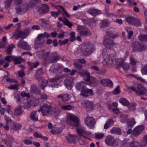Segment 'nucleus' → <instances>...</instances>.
<instances>
[{"label":"nucleus","instance_id":"obj_1","mask_svg":"<svg viewBox=\"0 0 147 147\" xmlns=\"http://www.w3.org/2000/svg\"><path fill=\"white\" fill-rule=\"evenodd\" d=\"M102 55L104 59L103 63L104 65H107L110 67H113L115 65L118 64V59L115 57L116 54L114 51H112L109 55L107 51H103Z\"/></svg>","mask_w":147,"mask_h":147},{"label":"nucleus","instance_id":"obj_2","mask_svg":"<svg viewBox=\"0 0 147 147\" xmlns=\"http://www.w3.org/2000/svg\"><path fill=\"white\" fill-rule=\"evenodd\" d=\"M128 90L131 89L139 95H147V90L145 89L143 85L138 84L137 88L134 86L128 87Z\"/></svg>","mask_w":147,"mask_h":147},{"label":"nucleus","instance_id":"obj_3","mask_svg":"<svg viewBox=\"0 0 147 147\" xmlns=\"http://www.w3.org/2000/svg\"><path fill=\"white\" fill-rule=\"evenodd\" d=\"M93 46L91 44H86L83 45L81 49L82 53L85 56L90 55L93 50Z\"/></svg>","mask_w":147,"mask_h":147},{"label":"nucleus","instance_id":"obj_4","mask_svg":"<svg viewBox=\"0 0 147 147\" xmlns=\"http://www.w3.org/2000/svg\"><path fill=\"white\" fill-rule=\"evenodd\" d=\"M30 32V29H26L24 32L20 30L15 32L13 34V37H14L16 40L21 38V39L23 40L26 38L27 34Z\"/></svg>","mask_w":147,"mask_h":147},{"label":"nucleus","instance_id":"obj_5","mask_svg":"<svg viewBox=\"0 0 147 147\" xmlns=\"http://www.w3.org/2000/svg\"><path fill=\"white\" fill-rule=\"evenodd\" d=\"M76 129L80 137L88 139L89 137L91 136L90 133L86 131L85 128L84 127H77Z\"/></svg>","mask_w":147,"mask_h":147},{"label":"nucleus","instance_id":"obj_6","mask_svg":"<svg viewBox=\"0 0 147 147\" xmlns=\"http://www.w3.org/2000/svg\"><path fill=\"white\" fill-rule=\"evenodd\" d=\"M77 30L82 36H88L91 34L89 30L86 29L83 26L78 25L77 27Z\"/></svg>","mask_w":147,"mask_h":147},{"label":"nucleus","instance_id":"obj_7","mask_svg":"<svg viewBox=\"0 0 147 147\" xmlns=\"http://www.w3.org/2000/svg\"><path fill=\"white\" fill-rule=\"evenodd\" d=\"M132 49V52L139 51L145 50L146 47L145 46L142 45L139 42H135L133 43L131 45Z\"/></svg>","mask_w":147,"mask_h":147},{"label":"nucleus","instance_id":"obj_8","mask_svg":"<svg viewBox=\"0 0 147 147\" xmlns=\"http://www.w3.org/2000/svg\"><path fill=\"white\" fill-rule=\"evenodd\" d=\"M51 108L50 103L47 102L44 104L40 107L41 111L43 116H45L49 114Z\"/></svg>","mask_w":147,"mask_h":147},{"label":"nucleus","instance_id":"obj_9","mask_svg":"<svg viewBox=\"0 0 147 147\" xmlns=\"http://www.w3.org/2000/svg\"><path fill=\"white\" fill-rule=\"evenodd\" d=\"M84 122L88 127L92 128L93 127L95 123V119L92 117L88 116L85 118Z\"/></svg>","mask_w":147,"mask_h":147},{"label":"nucleus","instance_id":"obj_10","mask_svg":"<svg viewBox=\"0 0 147 147\" xmlns=\"http://www.w3.org/2000/svg\"><path fill=\"white\" fill-rule=\"evenodd\" d=\"M18 48L23 49L27 51L30 49V46L27 42L24 41L22 39L20 40L18 42Z\"/></svg>","mask_w":147,"mask_h":147},{"label":"nucleus","instance_id":"obj_11","mask_svg":"<svg viewBox=\"0 0 147 147\" xmlns=\"http://www.w3.org/2000/svg\"><path fill=\"white\" fill-rule=\"evenodd\" d=\"M144 129V126L142 125L136 127L133 130L132 135L135 136H139L142 132Z\"/></svg>","mask_w":147,"mask_h":147},{"label":"nucleus","instance_id":"obj_12","mask_svg":"<svg viewBox=\"0 0 147 147\" xmlns=\"http://www.w3.org/2000/svg\"><path fill=\"white\" fill-rule=\"evenodd\" d=\"M28 9V5L26 3H24L16 8L17 13L21 14L22 13H25L26 12Z\"/></svg>","mask_w":147,"mask_h":147},{"label":"nucleus","instance_id":"obj_13","mask_svg":"<svg viewBox=\"0 0 147 147\" xmlns=\"http://www.w3.org/2000/svg\"><path fill=\"white\" fill-rule=\"evenodd\" d=\"M60 58V56L57 54V53H53L49 57L48 61L50 63H54L57 61Z\"/></svg>","mask_w":147,"mask_h":147},{"label":"nucleus","instance_id":"obj_14","mask_svg":"<svg viewBox=\"0 0 147 147\" xmlns=\"http://www.w3.org/2000/svg\"><path fill=\"white\" fill-rule=\"evenodd\" d=\"M103 44L106 48L108 49H110L115 45L113 40L109 38H105L103 40Z\"/></svg>","mask_w":147,"mask_h":147},{"label":"nucleus","instance_id":"obj_15","mask_svg":"<svg viewBox=\"0 0 147 147\" xmlns=\"http://www.w3.org/2000/svg\"><path fill=\"white\" fill-rule=\"evenodd\" d=\"M80 95L83 97H87L93 95V93L92 89L85 88L84 89L81 90Z\"/></svg>","mask_w":147,"mask_h":147},{"label":"nucleus","instance_id":"obj_16","mask_svg":"<svg viewBox=\"0 0 147 147\" xmlns=\"http://www.w3.org/2000/svg\"><path fill=\"white\" fill-rule=\"evenodd\" d=\"M107 34L111 38H114L119 36V34L113 29H108L106 31Z\"/></svg>","mask_w":147,"mask_h":147},{"label":"nucleus","instance_id":"obj_17","mask_svg":"<svg viewBox=\"0 0 147 147\" xmlns=\"http://www.w3.org/2000/svg\"><path fill=\"white\" fill-rule=\"evenodd\" d=\"M82 105L85 108L87 111H89L92 110L94 107L93 103L90 101H86L82 103Z\"/></svg>","mask_w":147,"mask_h":147},{"label":"nucleus","instance_id":"obj_18","mask_svg":"<svg viewBox=\"0 0 147 147\" xmlns=\"http://www.w3.org/2000/svg\"><path fill=\"white\" fill-rule=\"evenodd\" d=\"M105 142L108 145H113L116 142V140L113 137L109 135L106 137Z\"/></svg>","mask_w":147,"mask_h":147},{"label":"nucleus","instance_id":"obj_19","mask_svg":"<svg viewBox=\"0 0 147 147\" xmlns=\"http://www.w3.org/2000/svg\"><path fill=\"white\" fill-rule=\"evenodd\" d=\"M100 84L104 86H113V83L112 81L109 79H103L101 80Z\"/></svg>","mask_w":147,"mask_h":147},{"label":"nucleus","instance_id":"obj_20","mask_svg":"<svg viewBox=\"0 0 147 147\" xmlns=\"http://www.w3.org/2000/svg\"><path fill=\"white\" fill-rule=\"evenodd\" d=\"M59 109L57 108H53L51 109L49 114L50 115L54 116H58L60 113Z\"/></svg>","mask_w":147,"mask_h":147},{"label":"nucleus","instance_id":"obj_21","mask_svg":"<svg viewBox=\"0 0 147 147\" xmlns=\"http://www.w3.org/2000/svg\"><path fill=\"white\" fill-rule=\"evenodd\" d=\"M88 13L94 16H95L96 15L100 13V11L95 9L94 8H90L87 11Z\"/></svg>","mask_w":147,"mask_h":147},{"label":"nucleus","instance_id":"obj_22","mask_svg":"<svg viewBox=\"0 0 147 147\" xmlns=\"http://www.w3.org/2000/svg\"><path fill=\"white\" fill-rule=\"evenodd\" d=\"M121 66H122L123 70L125 71L127 70L129 68V65L128 64L125 63L124 61H122L119 62L118 63V64H117L116 68L118 69Z\"/></svg>","mask_w":147,"mask_h":147},{"label":"nucleus","instance_id":"obj_23","mask_svg":"<svg viewBox=\"0 0 147 147\" xmlns=\"http://www.w3.org/2000/svg\"><path fill=\"white\" fill-rule=\"evenodd\" d=\"M44 73L43 69L42 68L38 69L36 71V78L37 80H39L42 78V76Z\"/></svg>","mask_w":147,"mask_h":147},{"label":"nucleus","instance_id":"obj_24","mask_svg":"<svg viewBox=\"0 0 147 147\" xmlns=\"http://www.w3.org/2000/svg\"><path fill=\"white\" fill-rule=\"evenodd\" d=\"M76 137L74 135L69 134L66 137V139L70 143H75Z\"/></svg>","mask_w":147,"mask_h":147},{"label":"nucleus","instance_id":"obj_25","mask_svg":"<svg viewBox=\"0 0 147 147\" xmlns=\"http://www.w3.org/2000/svg\"><path fill=\"white\" fill-rule=\"evenodd\" d=\"M9 127L11 129L16 130L20 129L22 127V125L20 124H16L15 122H13L11 123V124L9 126Z\"/></svg>","mask_w":147,"mask_h":147},{"label":"nucleus","instance_id":"obj_26","mask_svg":"<svg viewBox=\"0 0 147 147\" xmlns=\"http://www.w3.org/2000/svg\"><path fill=\"white\" fill-rule=\"evenodd\" d=\"M5 118L6 122V127H5V129L6 130H8L9 129V126L11 124V123H12L13 121H12V120L9 117L7 116H5Z\"/></svg>","mask_w":147,"mask_h":147},{"label":"nucleus","instance_id":"obj_27","mask_svg":"<svg viewBox=\"0 0 147 147\" xmlns=\"http://www.w3.org/2000/svg\"><path fill=\"white\" fill-rule=\"evenodd\" d=\"M22 106L19 105L18 107L15 108L14 114L16 116H19L22 114L23 111L22 110Z\"/></svg>","mask_w":147,"mask_h":147},{"label":"nucleus","instance_id":"obj_28","mask_svg":"<svg viewBox=\"0 0 147 147\" xmlns=\"http://www.w3.org/2000/svg\"><path fill=\"white\" fill-rule=\"evenodd\" d=\"M49 7L47 5L42 4L41 5L40 9L42 13H45L48 12L49 10Z\"/></svg>","mask_w":147,"mask_h":147},{"label":"nucleus","instance_id":"obj_29","mask_svg":"<svg viewBox=\"0 0 147 147\" xmlns=\"http://www.w3.org/2000/svg\"><path fill=\"white\" fill-rule=\"evenodd\" d=\"M89 80L88 81H86L87 82V84L89 85H94L97 82L96 79L93 77H89Z\"/></svg>","mask_w":147,"mask_h":147},{"label":"nucleus","instance_id":"obj_30","mask_svg":"<svg viewBox=\"0 0 147 147\" xmlns=\"http://www.w3.org/2000/svg\"><path fill=\"white\" fill-rule=\"evenodd\" d=\"M28 63L30 67L29 70H32L33 68L36 67L40 64L38 61L34 63L28 62Z\"/></svg>","mask_w":147,"mask_h":147},{"label":"nucleus","instance_id":"obj_31","mask_svg":"<svg viewBox=\"0 0 147 147\" xmlns=\"http://www.w3.org/2000/svg\"><path fill=\"white\" fill-rule=\"evenodd\" d=\"M73 117V115L70 114L67 117L66 121L67 125L69 126H72V121L75 119Z\"/></svg>","mask_w":147,"mask_h":147},{"label":"nucleus","instance_id":"obj_32","mask_svg":"<svg viewBox=\"0 0 147 147\" xmlns=\"http://www.w3.org/2000/svg\"><path fill=\"white\" fill-rule=\"evenodd\" d=\"M57 97L61 98V99L63 102H66L69 100L70 98L69 95L67 94L58 95L57 96Z\"/></svg>","mask_w":147,"mask_h":147},{"label":"nucleus","instance_id":"obj_33","mask_svg":"<svg viewBox=\"0 0 147 147\" xmlns=\"http://www.w3.org/2000/svg\"><path fill=\"white\" fill-rule=\"evenodd\" d=\"M36 111L32 112L30 115V119L34 121H36L38 120V116L36 115Z\"/></svg>","mask_w":147,"mask_h":147},{"label":"nucleus","instance_id":"obj_34","mask_svg":"<svg viewBox=\"0 0 147 147\" xmlns=\"http://www.w3.org/2000/svg\"><path fill=\"white\" fill-rule=\"evenodd\" d=\"M13 61H14V64L16 65L20 64L23 61L24 59L20 57L14 56Z\"/></svg>","mask_w":147,"mask_h":147},{"label":"nucleus","instance_id":"obj_35","mask_svg":"<svg viewBox=\"0 0 147 147\" xmlns=\"http://www.w3.org/2000/svg\"><path fill=\"white\" fill-rule=\"evenodd\" d=\"M111 133L112 134H121V130L119 128L113 127L110 131Z\"/></svg>","mask_w":147,"mask_h":147},{"label":"nucleus","instance_id":"obj_36","mask_svg":"<svg viewBox=\"0 0 147 147\" xmlns=\"http://www.w3.org/2000/svg\"><path fill=\"white\" fill-rule=\"evenodd\" d=\"M114 121L112 119H109L104 126V129H106L111 126V125L114 123Z\"/></svg>","mask_w":147,"mask_h":147},{"label":"nucleus","instance_id":"obj_37","mask_svg":"<svg viewBox=\"0 0 147 147\" xmlns=\"http://www.w3.org/2000/svg\"><path fill=\"white\" fill-rule=\"evenodd\" d=\"M80 73L83 75L84 76H87L86 81H88L89 80V78L90 77L89 73L86 70H84L80 72Z\"/></svg>","mask_w":147,"mask_h":147},{"label":"nucleus","instance_id":"obj_38","mask_svg":"<svg viewBox=\"0 0 147 147\" xmlns=\"http://www.w3.org/2000/svg\"><path fill=\"white\" fill-rule=\"evenodd\" d=\"M127 123L128 127H132L136 123V122L134 118H130L128 119Z\"/></svg>","mask_w":147,"mask_h":147},{"label":"nucleus","instance_id":"obj_39","mask_svg":"<svg viewBox=\"0 0 147 147\" xmlns=\"http://www.w3.org/2000/svg\"><path fill=\"white\" fill-rule=\"evenodd\" d=\"M35 44L34 46V48L35 49H37L38 48L42 47L44 43V41L43 40L41 42H38L37 41H35Z\"/></svg>","mask_w":147,"mask_h":147},{"label":"nucleus","instance_id":"obj_40","mask_svg":"<svg viewBox=\"0 0 147 147\" xmlns=\"http://www.w3.org/2000/svg\"><path fill=\"white\" fill-rule=\"evenodd\" d=\"M139 40L142 42H147V35L140 34L138 36Z\"/></svg>","mask_w":147,"mask_h":147},{"label":"nucleus","instance_id":"obj_41","mask_svg":"<svg viewBox=\"0 0 147 147\" xmlns=\"http://www.w3.org/2000/svg\"><path fill=\"white\" fill-rule=\"evenodd\" d=\"M86 84V82H82L78 83L77 84L76 88L79 90H83L85 88L84 85Z\"/></svg>","mask_w":147,"mask_h":147},{"label":"nucleus","instance_id":"obj_42","mask_svg":"<svg viewBox=\"0 0 147 147\" xmlns=\"http://www.w3.org/2000/svg\"><path fill=\"white\" fill-rule=\"evenodd\" d=\"M31 91L32 93H38L40 92V90H38L36 86L34 85H32L30 88Z\"/></svg>","mask_w":147,"mask_h":147},{"label":"nucleus","instance_id":"obj_43","mask_svg":"<svg viewBox=\"0 0 147 147\" xmlns=\"http://www.w3.org/2000/svg\"><path fill=\"white\" fill-rule=\"evenodd\" d=\"M56 8L57 9H59L61 8L62 10L63 11L64 13L63 14V15L64 16V14L68 18H69L70 17V16L69 15L66 11L65 10L64 7H63V6H57L56 7Z\"/></svg>","mask_w":147,"mask_h":147},{"label":"nucleus","instance_id":"obj_44","mask_svg":"<svg viewBox=\"0 0 147 147\" xmlns=\"http://www.w3.org/2000/svg\"><path fill=\"white\" fill-rule=\"evenodd\" d=\"M119 101L123 105L127 106L129 104V102L125 98H120Z\"/></svg>","mask_w":147,"mask_h":147},{"label":"nucleus","instance_id":"obj_45","mask_svg":"<svg viewBox=\"0 0 147 147\" xmlns=\"http://www.w3.org/2000/svg\"><path fill=\"white\" fill-rule=\"evenodd\" d=\"M61 109L63 110H70L73 108V107L70 105L65 106H61Z\"/></svg>","mask_w":147,"mask_h":147},{"label":"nucleus","instance_id":"obj_46","mask_svg":"<svg viewBox=\"0 0 147 147\" xmlns=\"http://www.w3.org/2000/svg\"><path fill=\"white\" fill-rule=\"evenodd\" d=\"M73 117L75 119V120H72V126H75L77 127L78 126L79 124V121L78 118L76 117L75 116L73 115Z\"/></svg>","mask_w":147,"mask_h":147},{"label":"nucleus","instance_id":"obj_47","mask_svg":"<svg viewBox=\"0 0 147 147\" xmlns=\"http://www.w3.org/2000/svg\"><path fill=\"white\" fill-rule=\"evenodd\" d=\"M140 144L136 141H133L130 142L129 144L130 147H138L140 146Z\"/></svg>","mask_w":147,"mask_h":147},{"label":"nucleus","instance_id":"obj_48","mask_svg":"<svg viewBox=\"0 0 147 147\" xmlns=\"http://www.w3.org/2000/svg\"><path fill=\"white\" fill-rule=\"evenodd\" d=\"M65 21L63 23V24L68 26L69 28H70L73 25V24L68 20L65 18H64Z\"/></svg>","mask_w":147,"mask_h":147},{"label":"nucleus","instance_id":"obj_49","mask_svg":"<svg viewBox=\"0 0 147 147\" xmlns=\"http://www.w3.org/2000/svg\"><path fill=\"white\" fill-rule=\"evenodd\" d=\"M136 105L135 103H131L130 105H128V109L131 111H134L136 110Z\"/></svg>","mask_w":147,"mask_h":147},{"label":"nucleus","instance_id":"obj_50","mask_svg":"<svg viewBox=\"0 0 147 147\" xmlns=\"http://www.w3.org/2000/svg\"><path fill=\"white\" fill-rule=\"evenodd\" d=\"M60 9H58V10L57 12L52 11L51 13V15L56 18L60 14L61 12Z\"/></svg>","mask_w":147,"mask_h":147},{"label":"nucleus","instance_id":"obj_51","mask_svg":"<svg viewBox=\"0 0 147 147\" xmlns=\"http://www.w3.org/2000/svg\"><path fill=\"white\" fill-rule=\"evenodd\" d=\"M1 141L2 142L6 145L7 147H11V145L10 142L7 139H2Z\"/></svg>","mask_w":147,"mask_h":147},{"label":"nucleus","instance_id":"obj_52","mask_svg":"<svg viewBox=\"0 0 147 147\" xmlns=\"http://www.w3.org/2000/svg\"><path fill=\"white\" fill-rule=\"evenodd\" d=\"M102 27H107L109 26V23L106 20H102L100 22Z\"/></svg>","mask_w":147,"mask_h":147},{"label":"nucleus","instance_id":"obj_53","mask_svg":"<svg viewBox=\"0 0 147 147\" xmlns=\"http://www.w3.org/2000/svg\"><path fill=\"white\" fill-rule=\"evenodd\" d=\"M135 18L133 17H129L127 18L126 19V21L128 23L133 25V22Z\"/></svg>","mask_w":147,"mask_h":147},{"label":"nucleus","instance_id":"obj_54","mask_svg":"<svg viewBox=\"0 0 147 147\" xmlns=\"http://www.w3.org/2000/svg\"><path fill=\"white\" fill-rule=\"evenodd\" d=\"M15 47L13 45H11L9 46L7 50V53L8 54H10L11 53L12 49Z\"/></svg>","mask_w":147,"mask_h":147},{"label":"nucleus","instance_id":"obj_55","mask_svg":"<svg viewBox=\"0 0 147 147\" xmlns=\"http://www.w3.org/2000/svg\"><path fill=\"white\" fill-rule=\"evenodd\" d=\"M75 33L74 32H73L69 33L70 37L69 38V40L71 41H73L75 39Z\"/></svg>","mask_w":147,"mask_h":147},{"label":"nucleus","instance_id":"obj_56","mask_svg":"<svg viewBox=\"0 0 147 147\" xmlns=\"http://www.w3.org/2000/svg\"><path fill=\"white\" fill-rule=\"evenodd\" d=\"M134 21L132 25L136 26H139L141 25V22L139 20L135 18Z\"/></svg>","mask_w":147,"mask_h":147},{"label":"nucleus","instance_id":"obj_57","mask_svg":"<svg viewBox=\"0 0 147 147\" xmlns=\"http://www.w3.org/2000/svg\"><path fill=\"white\" fill-rule=\"evenodd\" d=\"M47 84L48 82L47 80H43L40 87L42 89H43L45 88V87L47 86Z\"/></svg>","mask_w":147,"mask_h":147},{"label":"nucleus","instance_id":"obj_58","mask_svg":"<svg viewBox=\"0 0 147 147\" xmlns=\"http://www.w3.org/2000/svg\"><path fill=\"white\" fill-rule=\"evenodd\" d=\"M104 136L103 133H97L95 134V138L96 139H100L102 138Z\"/></svg>","mask_w":147,"mask_h":147},{"label":"nucleus","instance_id":"obj_59","mask_svg":"<svg viewBox=\"0 0 147 147\" xmlns=\"http://www.w3.org/2000/svg\"><path fill=\"white\" fill-rule=\"evenodd\" d=\"M44 38L43 37L42 34H40L38 35L37 37L36 38L35 41H37L38 42H41V40Z\"/></svg>","mask_w":147,"mask_h":147},{"label":"nucleus","instance_id":"obj_60","mask_svg":"<svg viewBox=\"0 0 147 147\" xmlns=\"http://www.w3.org/2000/svg\"><path fill=\"white\" fill-rule=\"evenodd\" d=\"M13 56H6L5 57L4 59L7 62H10L11 61H13Z\"/></svg>","mask_w":147,"mask_h":147},{"label":"nucleus","instance_id":"obj_61","mask_svg":"<svg viewBox=\"0 0 147 147\" xmlns=\"http://www.w3.org/2000/svg\"><path fill=\"white\" fill-rule=\"evenodd\" d=\"M61 77L58 76H56L55 78H53L49 80V81L51 82H57L59 80Z\"/></svg>","mask_w":147,"mask_h":147},{"label":"nucleus","instance_id":"obj_62","mask_svg":"<svg viewBox=\"0 0 147 147\" xmlns=\"http://www.w3.org/2000/svg\"><path fill=\"white\" fill-rule=\"evenodd\" d=\"M74 65L75 68L78 70H80L83 67V66L82 65L78 63L74 64Z\"/></svg>","mask_w":147,"mask_h":147},{"label":"nucleus","instance_id":"obj_63","mask_svg":"<svg viewBox=\"0 0 147 147\" xmlns=\"http://www.w3.org/2000/svg\"><path fill=\"white\" fill-rule=\"evenodd\" d=\"M141 72L143 74H147V64L144 66L141 70Z\"/></svg>","mask_w":147,"mask_h":147},{"label":"nucleus","instance_id":"obj_64","mask_svg":"<svg viewBox=\"0 0 147 147\" xmlns=\"http://www.w3.org/2000/svg\"><path fill=\"white\" fill-rule=\"evenodd\" d=\"M129 143L128 140H124L123 141V144L124 147H127L129 146Z\"/></svg>","mask_w":147,"mask_h":147}]
</instances>
